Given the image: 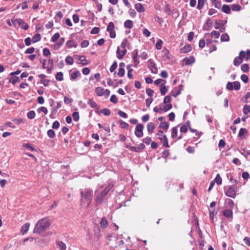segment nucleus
<instances>
[{
	"label": "nucleus",
	"mask_w": 250,
	"mask_h": 250,
	"mask_svg": "<svg viewBox=\"0 0 250 250\" xmlns=\"http://www.w3.org/2000/svg\"><path fill=\"white\" fill-rule=\"evenodd\" d=\"M117 67V63L116 62H114L110 68V71L111 72H114Z\"/></svg>",
	"instance_id": "nucleus-53"
},
{
	"label": "nucleus",
	"mask_w": 250,
	"mask_h": 250,
	"mask_svg": "<svg viewBox=\"0 0 250 250\" xmlns=\"http://www.w3.org/2000/svg\"><path fill=\"white\" fill-rule=\"evenodd\" d=\"M247 133V130L244 128H241L239 132L238 136L241 138H243V136L244 134Z\"/></svg>",
	"instance_id": "nucleus-38"
},
{
	"label": "nucleus",
	"mask_w": 250,
	"mask_h": 250,
	"mask_svg": "<svg viewBox=\"0 0 250 250\" xmlns=\"http://www.w3.org/2000/svg\"><path fill=\"white\" fill-rule=\"evenodd\" d=\"M87 104L91 107L94 108H95L96 110L95 112L96 113H99L98 110L99 109V105L95 102L94 101L92 100H89L87 102Z\"/></svg>",
	"instance_id": "nucleus-10"
},
{
	"label": "nucleus",
	"mask_w": 250,
	"mask_h": 250,
	"mask_svg": "<svg viewBox=\"0 0 250 250\" xmlns=\"http://www.w3.org/2000/svg\"><path fill=\"white\" fill-rule=\"evenodd\" d=\"M225 194L229 197L234 198L236 196L235 189L233 187H230L226 192Z\"/></svg>",
	"instance_id": "nucleus-8"
},
{
	"label": "nucleus",
	"mask_w": 250,
	"mask_h": 250,
	"mask_svg": "<svg viewBox=\"0 0 250 250\" xmlns=\"http://www.w3.org/2000/svg\"><path fill=\"white\" fill-rule=\"evenodd\" d=\"M229 37L227 34H223L221 37V40L222 42H227L229 41Z\"/></svg>",
	"instance_id": "nucleus-40"
},
{
	"label": "nucleus",
	"mask_w": 250,
	"mask_h": 250,
	"mask_svg": "<svg viewBox=\"0 0 250 250\" xmlns=\"http://www.w3.org/2000/svg\"><path fill=\"white\" fill-rule=\"evenodd\" d=\"M124 26L126 28L131 29L133 27V22L130 20H126L124 23Z\"/></svg>",
	"instance_id": "nucleus-28"
},
{
	"label": "nucleus",
	"mask_w": 250,
	"mask_h": 250,
	"mask_svg": "<svg viewBox=\"0 0 250 250\" xmlns=\"http://www.w3.org/2000/svg\"><path fill=\"white\" fill-rule=\"evenodd\" d=\"M41 39V36L40 34H36L32 38V41L33 42H39Z\"/></svg>",
	"instance_id": "nucleus-32"
},
{
	"label": "nucleus",
	"mask_w": 250,
	"mask_h": 250,
	"mask_svg": "<svg viewBox=\"0 0 250 250\" xmlns=\"http://www.w3.org/2000/svg\"><path fill=\"white\" fill-rule=\"evenodd\" d=\"M210 1L215 8L218 9L221 8V4L220 0H210Z\"/></svg>",
	"instance_id": "nucleus-24"
},
{
	"label": "nucleus",
	"mask_w": 250,
	"mask_h": 250,
	"mask_svg": "<svg viewBox=\"0 0 250 250\" xmlns=\"http://www.w3.org/2000/svg\"><path fill=\"white\" fill-rule=\"evenodd\" d=\"M178 133V129L177 127L175 126L172 128V131H171V137L172 138L174 139L177 136Z\"/></svg>",
	"instance_id": "nucleus-27"
},
{
	"label": "nucleus",
	"mask_w": 250,
	"mask_h": 250,
	"mask_svg": "<svg viewBox=\"0 0 250 250\" xmlns=\"http://www.w3.org/2000/svg\"><path fill=\"white\" fill-rule=\"evenodd\" d=\"M223 214L226 217H231L232 216V211L230 209L224 210Z\"/></svg>",
	"instance_id": "nucleus-23"
},
{
	"label": "nucleus",
	"mask_w": 250,
	"mask_h": 250,
	"mask_svg": "<svg viewBox=\"0 0 250 250\" xmlns=\"http://www.w3.org/2000/svg\"><path fill=\"white\" fill-rule=\"evenodd\" d=\"M92 191L88 188L81 189L80 191L81 194V206L83 208H87L90 204L92 198L91 194Z\"/></svg>",
	"instance_id": "nucleus-1"
},
{
	"label": "nucleus",
	"mask_w": 250,
	"mask_h": 250,
	"mask_svg": "<svg viewBox=\"0 0 250 250\" xmlns=\"http://www.w3.org/2000/svg\"><path fill=\"white\" fill-rule=\"evenodd\" d=\"M222 11L226 14H230V8L228 5L224 4L222 6Z\"/></svg>",
	"instance_id": "nucleus-19"
},
{
	"label": "nucleus",
	"mask_w": 250,
	"mask_h": 250,
	"mask_svg": "<svg viewBox=\"0 0 250 250\" xmlns=\"http://www.w3.org/2000/svg\"><path fill=\"white\" fill-rule=\"evenodd\" d=\"M61 102H58L57 104V105L55 107H54L52 108L51 114H54L57 112L58 109L61 107Z\"/></svg>",
	"instance_id": "nucleus-21"
},
{
	"label": "nucleus",
	"mask_w": 250,
	"mask_h": 250,
	"mask_svg": "<svg viewBox=\"0 0 250 250\" xmlns=\"http://www.w3.org/2000/svg\"><path fill=\"white\" fill-rule=\"evenodd\" d=\"M210 34L212 37H214L216 39H218L220 36L219 32L216 31H213Z\"/></svg>",
	"instance_id": "nucleus-54"
},
{
	"label": "nucleus",
	"mask_w": 250,
	"mask_h": 250,
	"mask_svg": "<svg viewBox=\"0 0 250 250\" xmlns=\"http://www.w3.org/2000/svg\"><path fill=\"white\" fill-rule=\"evenodd\" d=\"M108 245L113 248H117L124 244V241L121 236H117L116 234H112L109 237Z\"/></svg>",
	"instance_id": "nucleus-3"
},
{
	"label": "nucleus",
	"mask_w": 250,
	"mask_h": 250,
	"mask_svg": "<svg viewBox=\"0 0 250 250\" xmlns=\"http://www.w3.org/2000/svg\"><path fill=\"white\" fill-rule=\"evenodd\" d=\"M72 117H73V120L77 122V121H79V112H74L72 114Z\"/></svg>",
	"instance_id": "nucleus-50"
},
{
	"label": "nucleus",
	"mask_w": 250,
	"mask_h": 250,
	"mask_svg": "<svg viewBox=\"0 0 250 250\" xmlns=\"http://www.w3.org/2000/svg\"><path fill=\"white\" fill-rule=\"evenodd\" d=\"M184 61L186 65H189L195 62V59L193 57H191L190 58L184 59Z\"/></svg>",
	"instance_id": "nucleus-22"
},
{
	"label": "nucleus",
	"mask_w": 250,
	"mask_h": 250,
	"mask_svg": "<svg viewBox=\"0 0 250 250\" xmlns=\"http://www.w3.org/2000/svg\"><path fill=\"white\" fill-rule=\"evenodd\" d=\"M231 8L234 11H239L241 9V6L239 4H233L231 5Z\"/></svg>",
	"instance_id": "nucleus-30"
},
{
	"label": "nucleus",
	"mask_w": 250,
	"mask_h": 250,
	"mask_svg": "<svg viewBox=\"0 0 250 250\" xmlns=\"http://www.w3.org/2000/svg\"><path fill=\"white\" fill-rule=\"evenodd\" d=\"M36 113L34 110L29 111L27 114V117L30 119H33L35 117Z\"/></svg>",
	"instance_id": "nucleus-35"
},
{
	"label": "nucleus",
	"mask_w": 250,
	"mask_h": 250,
	"mask_svg": "<svg viewBox=\"0 0 250 250\" xmlns=\"http://www.w3.org/2000/svg\"><path fill=\"white\" fill-rule=\"evenodd\" d=\"M127 43H128L127 40L126 39H124L121 43V48H125Z\"/></svg>",
	"instance_id": "nucleus-60"
},
{
	"label": "nucleus",
	"mask_w": 250,
	"mask_h": 250,
	"mask_svg": "<svg viewBox=\"0 0 250 250\" xmlns=\"http://www.w3.org/2000/svg\"><path fill=\"white\" fill-rule=\"evenodd\" d=\"M233 88L236 90H238L240 88V83L238 81H235L233 83Z\"/></svg>",
	"instance_id": "nucleus-48"
},
{
	"label": "nucleus",
	"mask_w": 250,
	"mask_h": 250,
	"mask_svg": "<svg viewBox=\"0 0 250 250\" xmlns=\"http://www.w3.org/2000/svg\"><path fill=\"white\" fill-rule=\"evenodd\" d=\"M59 127H60V123L58 121H56L53 123L52 127L53 129H58L59 128Z\"/></svg>",
	"instance_id": "nucleus-56"
},
{
	"label": "nucleus",
	"mask_w": 250,
	"mask_h": 250,
	"mask_svg": "<svg viewBox=\"0 0 250 250\" xmlns=\"http://www.w3.org/2000/svg\"><path fill=\"white\" fill-rule=\"evenodd\" d=\"M66 45L67 47L69 48H71L72 47H76V44L75 42L72 40H69L66 42Z\"/></svg>",
	"instance_id": "nucleus-41"
},
{
	"label": "nucleus",
	"mask_w": 250,
	"mask_h": 250,
	"mask_svg": "<svg viewBox=\"0 0 250 250\" xmlns=\"http://www.w3.org/2000/svg\"><path fill=\"white\" fill-rule=\"evenodd\" d=\"M204 3H205L204 0H198L197 8L199 10L201 9L204 5Z\"/></svg>",
	"instance_id": "nucleus-44"
},
{
	"label": "nucleus",
	"mask_w": 250,
	"mask_h": 250,
	"mask_svg": "<svg viewBox=\"0 0 250 250\" xmlns=\"http://www.w3.org/2000/svg\"><path fill=\"white\" fill-rule=\"evenodd\" d=\"M110 101L114 104L118 102V99L115 95H112L110 99Z\"/></svg>",
	"instance_id": "nucleus-58"
},
{
	"label": "nucleus",
	"mask_w": 250,
	"mask_h": 250,
	"mask_svg": "<svg viewBox=\"0 0 250 250\" xmlns=\"http://www.w3.org/2000/svg\"><path fill=\"white\" fill-rule=\"evenodd\" d=\"M241 70L244 72H247L249 71V65L246 63L243 64L241 66Z\"/></svg>",
	"instance_id": "nucleus-45"
},
{
	"label": "nucleus",
	"mask_w": 250,
	"mask_h": 250,
	"mask_svg": "<svg viewBox=\"0 0 250 250\" xmlns=\"http://www.w3.org/2000/svg\"><path fill=\"white\" fill-rule=\"evenodd\" d=\"M172 106L170 104H167L164 106L163 108V110L165 112H167L172 108Z\"/></svg>",
	"instance_id": "nucleus-57"
},
{
	"label": "nucleus",
	"mask_w": 250,
	"mask_h": 250,
	"mask_svg": "<svg viewBox=\"0 0 250 250\" xmlns=\"http://www.w3.org/2000/svg\"><path fill=\"white\" fill-rule=\"evenodd\" d=\"M19 81V78L16 76L11 78V79L10 80V82L11 83L13 84H15Z\"/></svg>",
	"instance_id": "nucleus-47"
},
{
	"label": "nucleus",
	"mask_w": 250,
	"mask_h": 250,
	"mask_svg": "<svg viewBox=\"0 0 250 250\" xmlns=\"http://www.w3.org/2000/svg\"><path fill=\"white\" fill-rule=\"evenodd\" d=\"M215 181L218 185H220L222 184V178L219 174H217L215 179Z\"/></svg>",
	"instance_id": "nucleus-42"
},
{
	"label": "nucleus",
	"mask_w": 250,
	"mask_h": 250,
	"mask_svg": "<svg viewBox=\"0 0 250 250\" xmlns=\"http://www.w3.org/2000/svg\"><path fill=\"white\" fill-rule=\"evenodd\" d=\"M57 245L60 250H66V245L62 241H58L57 242Z\"/></svg>",
	"instance_id": "nucleus-25"
},
{
	"label": "nucleus",
	"mask_w": 250,
	"mask_h": 250,
	"mask_svg": "<svg viewBox=\"0 0 250 250\" xmlns=\"http://www.w3.org/2000/svg\"><path fill=\"white\" fill-rule=\"evenodd\" d=\"M241 80L245 83H247L248 82V77L245 74H242L241 76Z\"/></svg>",
	"instance_id": "nucleus-62"
},
{
	"label": "nucleus",
	"mask_w": 250,
	"mask_h": 250,
	"mask_svg": "<svg viewBox=\"0 0 250 250\" xmlns=\"http://www.w3.org/2000/svg\"><path fill=\"white\" fill-rule=\"evenodd\" d=\"M249 112H250V105H248L247 104L245 105L243 107L244 114H247Z\"/></svg>",
	"instance_id": "nucleus-49"
},
{
	"label": "nucleus",
	"mask_w": 250,
	"mask_h": 250,
	"mask_svg": "<svg viewBox=\"0 0 250 250\" xmlns=\"http://www.w3.org/2000/svg\"><path fill=\"white\" fill-rule=\"evenodd\" d=\"M160 90L162 95H165L167 91V88L164 85V83H162L160 85Z\"/></svg>",
	"instance_id": "nucleus-18"
},
{
	"label": "nucleus",
	"mask_w": 250,
	"mask_h": 250,
	"mask_svg": "<svg viewBox=\"0 0 250 250\" xmlns=\"http://www.w3.org/2000/svg\"><path fill=\"white\" fill-rule=\"evenodd\" d=\"M47 134L48 136L50 138H53L54 137L55 135V133L54 131L52 129H49L47 132Z\"/></svg>",
	"instance_id": "nucleus-46"
},
{
	"label": "nucleus",
	"mask_w": 250,
	"mask_h": 250,
	"mask_svg": "<svg viewBox=\"0 0 250 250\" xmlns=\"http://www.w3.org/2000/svg\"><path fill=\"white\" fill-rule=\"evenodd\" d=\"M81 73L79 71L76 70L72 72L70 76V79L71 81H75L78 77L80 76Z\"/></svg>",
	"instance_id": "nucleus-14"
},
{
	"label": "nucleus",
	"mask_w": 250,
	"mask_h": 250,
	"mask_svg": "<svg viewBox=\"0 0 250 250\" xmlns=\"http://www.w3.org/2000/svg\"><path fill=\"white\" fill-rule=\"evenodd\" d=\"M135 8L139 12H144L145 11V9L142 3H138L135 5Z\"/></svg>",
	"instance_id": "nucleus-15"
},
{
	"label": "nucleus",
	"mask_w": 250,
	"mask_h": 250,
	"mask_svg": "<svg viewBox=\"0 0 250 250\" xmlns=\"http://www.w3.org/2000/svg\"><path fill=\"white\" fill-rule=\"evenodd\" d=\"M191 50V46L190 44H186L183 47L180 49V52L181 53H187L189 52Z\"/></svg>",
	"instance_id": "nucleus-11"
},
{
	"label": "nucleus",
	"mask_w": 250,
	"mask_h": 250,
	"mask_svg": "<svg viewBox=\"0 0 250 250\" xmlns=\"http://www.w3.org/2000/svg\"><path fill=\"white\" fill-rule=\"evenodd\" d=\"M163 138L160 137L159 140L162 141L163 143V146L166 147H169V146L168 145V139L166 135H165V136H163Z\"/></svg>",
	"instance_id": "nucleus-16"
},
{
	"label": "nucleus",
	"mask_w": 250,
	"mask_h": 250,
	"mask_svg": "<svg viewBox=\"0 0 250 250\" xmlns=\"http://www.w3.org/2000/svg\"><path fill=\"white\" fill-rule=\"evenodd\" d=\"M171 98L170 96H166L164 99V103L165 104H169L171 102Z\"/></svg>",
	"instance_id": "nucleus-55"
},
{
	"label": "nucleus",
	"mask_w": 250,
	"mask_h": 250,
	"mask_svg": "<svg viewBox=\"0 0 250 250\" xmlns=\"http://www.w3.org/2000/svg\"><path fill=\"white\" fill-rule=\"evenodd\" d=\"M101 113H103L105 116H108L110 115V110L106 108H105L101 111Z\"/></svg>",
	"instance_id": "nucleus-39"
},
{
	"label": "nucleus",
	"mask_w": 250,
	"mask_h": 250,
	"mask_svg": "<svg viewBox=\"0 0 250 250\" xmlns=\"http://www.w3.org/2000/svg\"><path fill=\"white\" fill-rule=\"evenodd\" d=\"M60 37V34L59 33H55L51 38V42H55Z\"/></svg>",
	"instance_id": "nucleus-51"
},
{
	"label": "nucleus",
	"mask_w": 250,
	"mask_h": 250,
	"mask_svg": "<svg viewBox=\"0 0 250 250\" xmlns=\"http://www.w3.org/2000/svg\"><path fill=\"white\" fill-rule=\"evenodd\" d=\"M180 132L186 133L188 131V126L186 125H183L180 129Z\"/></svg>",
	"instance_id": "nucleus-63"
},
{
	"label": "nucleus",
	"mask_w": 250,
	"mask_h": 250,
	"mask_svg": "<svg viewBox=\"0 0 250 250\" xmlns=\"http://www.w3.org/2000/svg\"><path fill=\"white\" fill-rule=\"evenodd\" d=\"M165 130H167L169 127V125L167 122H162L159 126Z\"/></svg>",
	"instance_id": "nucleus-33"
},
{
	"label": "nucleus",
	"mask_w": 250,
	"mask_h": 250,
	"mask_svg": "<svg viewBox=\"0 0 250 250\" xmlns=\"http://www.w3.org/2000/svg\"><path fill=\"white\" fill-rule=\"evenodd\" d=\"M38 111L39 112H42L44 113V114H47L48 113L47 109L44 106H42L40 107L39 109H38Z\"/></svg>",
	"instance_id": "nucleus-52"
},
{
	"label": "nucleus",
	"mask_w": 250,
	"mask_h": 250,
	"mask_svg": "<svg viewBox=\"0 0 250 250\" xmlns=\"http://www.w3.org/2000/svg\"><path fill=\"white\" fill-rule=\"evenodd\" d=\"M50 225L48 218H44L39 220L35 225L33 232L41 234L42 232L49 228Z\"/></svg>",
	"instance_id": "nucleus-2"
},
{
	"label": "nucleus",
	"mask_w": 250,
	"mask_h": 250,
	"mask_svg": "<svg viewBox=\"0 0 250 250\" xmlns=\"http://www.w3.org/2000/svg\"><path fill=\"white\" fill-rule=\"evenodd\" d=\"M147 130L149 133L151 134L155 128V124L152 122H149L147 124Z\"/></svg>",
	"instance_id": "nucleus-13"
},
{
	"label": "nucleus",
	"mask_w": 250,
	"mask_h": 250,
	"mask_svg": "<svg viewBox=\"0 0 250 250\" xmlns=\"http://www.w3.org/2000/svg\"><path fill=\"white\" fill-rule=\"evenodd\" d=\"M163 43V41L159 39L156 43V45H155L156 48L158 50H160L162 47Z\"/></svg>",
	"instance_id": "nucleus-37"
},
{
	"label": "nucleus",
	"mask_w": 250,
	"mask_h": 250,
	"mask_svg": "<svg viewBox=\"0 0 250 250\" xmlns=\"http://www.w3.org/2000/svg\"><path fill=\"white\" fill-rule=\"evenodd\" d=\"M118 75L120 77H123L125 75V69L124 68H119L118 70Z\"/></svg>",
	"instance_id": "nucleus-59"
},
{
	"label": "nucleus",
	"mask_w": 250,
	"mask_h": 250,
	"mask_svg": "<svg viewBox=\"0 0 250 250\" xmlns=\"http://www.w3.org/2000/svg\"><path fill=\"white\" fill-rule=\"evenodd\" d=\"M114 25L112 22H110L107 27V31L108 32L114 31Z\"/></svg>",
	"instance_id": "nucleus-43"
},
{
	"label": "nucleus",
	"mask_w": 250,
	"mask_h": 250,
	"mask_svg": "<svg viewBox=\"0 0 250 250\" xmlns=\"http://www.w3.org/2000/svg\"><path fill=\"white\" fill-rule=\"evenodd\" d=\"M30 227V224L29 223H26L21 228V233L22 235L26 234L28 231Z\"/></svg>",
	"instance_id": "nucleus-12"
},
{
	"label": "nucleus",
	"mask_w": 250,
	"mask_h": 250,
	"mask_svg": "<svg viewBox=\"0 0 250 250\" xmlns=\"http://www.w3.org/2000/svg\"><path fill=\"white\" fill-rule=\"evenodd\" d=\"M112 188V186L109 185L108 187L104 189L103 191L101 192L99 194L97 195L95 201L97 204H100L102 202L103 198L107 194Z\"/></svg>",
	"instance_id": "nucleus-4"
},
{
	"label": "nucleus",
	"mask_w": 250,
	"mask_h": 250,
	"mask_svg": "<svg viewBox=\"0 0 250 250\" xmlns=\"http://www.w3.org/2000/svg\"><path fill=\"white\" fill-rule=\"evenodd\" d=\"M122 54H119L120 52V47H118L117 51H116V54H117V57L118 59L121 60L123 59V57L125 55V54L127 52V50L126 48H122Z\"/></svg>",
	"instance_id": "nucleus-9"
},
{
	"label": "nucleus",
	"mask_w": 250,
	"mask_h": 250,
	"mask_svg": "<svg viewBox=\"0 0 250 250\" xmlns=\"http://www.w3.org/2000/svg\"><path fill=\"white\" fill-rule=\"evenodd\" d=\"M79 60L81 62L80 63L83 65H86L88 64L87 61L85 59V57L84 56H80Z\"/></svg>",
	"instance_id": "nucleus-26"
},
{
	"label": "nucleus",
	"mask_w": 250,
	"mask_h": 250,
	"mask_svg": "<svg viewBox=\"0 0 250 250\" xmlns=\"http://www.w3.org/2000/svg\"><path fill=\"white\" fill-rule=\"evenodd\" d=\"M100 224L101 227L103 229L105 228L108 225L107 221L104 218L102 219Z\"/></svg>",
	"instance_id": "nucleus-29"
},
{
	"label": "nucleus",
	"mask_w": 250,
	"mask_h": 250,
	"mask_svg": "<svg viewBox=\"0 0 250 250\" xmlns=\"http://www.w3.org/2000/svg\"><path fill=\"white\" fill-rule=\"evenodd\" d=\"M243 241L245 243L246 245L248 246H250V237H244Z\"/></svg>",
	"instance_id": "nucleus-64"
},
{
	"label": "nucleus",
	"mask_w": 250,
	"mask_h": 250,
	"mask_svg": "<svg viewBox=\"0 0 250 250\" xmlns=\"http://www.w3.org/2000/svg\"><path fill=\"white\" fill-rule=\"evenodd\" d=\"M144 125L141 124H139L136 126L135 130V135L138 138L143 136Z\"/></svg>",
	"instance_id": "nucleus-6"
},
{
	"label": "nucleus",
	"mask_w": 250,
	"mask_h": 250,
	"mask_svg": "<svg viewBox=\"0 0 250 250\" xmlns=\"http://www.w3.org/2000/svg\"><path fill=\"white\" fill-rule=\"evenodd\" d=\"M104 89L101 87H98L95 89V92L98 96L104 95Z\"/></svg>",
	"instance_id": "nucleus-17"
},
{
	"label": "nucleus",
	"mask_w": 250,
	"mask_h": 250,
	"mask_svg": "<svg viewBox=\"0 0 250 250\" xmlns=\"http://www.w3.org/2000/svg\"><path fill=\"white\" fill-rule=\"evenodd\" d=\"M12 22L15 26H16V24H18L22 29L25 30L28 29V24L21 19L13 18L12 19Z\"/></svg>",
	"instance_id": "nucleus-5"
},
{
	"label": "nucleus",
	"mask_w": 250,
	"mask_h": 250,
	"mask_svg": "<svg viewBox=\"0 0 250 250\" xmlns=\"http://www.w3.org/2000/svg\"><path fill=\"white\" fill-rule=\"evenodd\" d=\"M55 78L59 81H62L63 79V73L61 72H58L55 76Z\"/></svg>",
	"instance_id": "nucleus-31"
},
{
	"label": "nucleus",
	"mask_w": 250,
	"mask_h": 250,
	"mask_svg": "<svg viewBox=\"0 0 250 250\" xmlns=\"http://www.w3.org/2000/svg\"><path fill=\"white\" fill-rule=\"evenodd\" d=\"M119 124L120 127L122 128L127 129L128 127V124L123 120L119 121Z\"/></svg>",
	"instance_id": "nucleus-36"
},
{
	"label": "nucleus",
	"mask_w": 250,
	"mask_h": 250,
	"mask_svg": "<svg viewBox=\"0 0 250 250\" xmlns=\"http://www.w3.org/2000/svg\"><path fill=\"white\" fill-rule=\"evenodd\" d=\"M147 66L151 73L154 74H157L158 73V69L156 67V64L152 60H148L147 62Z\"/></svg>",
	"instance_id": "nucleus-7"
},
{
	"label": "nucleus",
	"mask_w": 250,
	"mask_h": 250,
	"mask_svg": "<svg viewBox=\"0 0 250 250\" xmlns=\"http://www.w3.org/2000/svg\"><path fill=\"white\" fill-rule=\"evenodd\" d=\"M242 59L241 58V57H236L234 58L233 61V63L235 66H238L242 62Z\"/></svg>",
	"instance_id": "nucleus-20"
},
{
	"label": "nucleus",
	"mask_w": 250,
	"mask_h": 250,
	"mask_svg": "<svg viewBox=\"0 0 250 250\" xmlns=\"http://www.w3.org/2000/svg\"><path fill=\"white\" fill-rule=\"evenodd\" d=\"M118 114L121 117L123 118H126L127 117V114L123 111L119 110L118 112Z\"/></svg>",
	"instance_id": "nucleus-61"
},
{
	"label": "nucleus",
	"mask_w": 250,
	"mask_h": 250,
	"mask_svg": "<svg viewBox=\"0 0 250 250\" xmlns=\"http://www.w3.org/2000/svg\"><path fill=\"white\" fill-rule=\"evenodd\" d=\"M65 61L66 63L70 65L73 64L74 62L73 59L70 56H68L66 57Z\"/></svg>",
	"instance_id": "nucleus-34"
}]
</instances>
